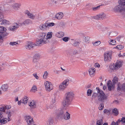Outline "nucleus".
Wrapping results in <instances>:
<instances>
[{"label":"nucleus","instance_id":"obj_1","mask_svg":"<svg viewBox=\"0 0 125 125\" xmlns=\"http://www.w3.org/2000/svg\"><path fill=\"white\" fill-rule=\"evenodd\" d=\"M75 94L72 91L66 92L64 95V99L63 101V106L67 107L71 104V102L74 98Z\"/></svg>","mask_w":125,"mask_h":125},{"label":"nucleus","instance_id":"obj_2","mask_svg":"<svg viewBox=\"0 0 125 125\" xmlns=\"http://www.w3.org/2000/svg\"><path fill=\"white\" fill-rule=\"evenodd\" d=\"M97 90V93H94L92 96V99H93L96 97L97 96L98 100L99 101L103 102L104 101L107 99L106 96L105 95L103 91L100 90L99 87H97L96 88Z\"/></svg>","mask_w":125,"mask_h":125},{"label":"nucleus","instance_id":"obj_3","mask_svg":"<svg viewBox=\"0 0 125 125\" xmlns=\"http://www.w3.org/2000/svg\"><path fill=\"white\" fill-rule=\"evenodd\" d=\"M119 5L115 6L114 10L115 12H119L123 14H125V0H119Z\"/></svg>","mask_w":125,"mask_h":125},{"label":"nucleus","instance_id":"obj_4","mask_svg":"<svg viewBox=\"0 0 125 125\" xmlns=\"http://www.w3.org/2000/svg\"><path fill=\"white\" fill-rule=\"evenodd\" d=\"M118 78L116 77H115L112 80L113 83H112V82L110 80H109L107 82V84L108 90L111 91L112 90V88L113 89H114L115 84L118 82Z\"/></svg>","mask_w":125,"mask_h":125},{"label":"nucleus","instance_id":"obj_5","mask_svg":"<svg viewBox=\"0 0 125 125\" xmlns=\"http://www.w3.org/2000/svg\"><path fill=\"white\" fill-rule=\"evenodd\" d=\"M5 111L4 107L0 108V125L4 124L7 122V119L4 118L3 115V112H5Z\"/></svg>","mask_w":125,"mask_h":125},{"label":"nucleus","instance_id":"obj_6","mask_svg":"<svg viewBox=\"0 0 125 125\" xmlns=\"http://www.w3.org/2000/svg\"><path fill=\"white\" fill-rule=\"evenodd\" d=\"M112 51H107L104 53V60L105 61H109L111 59Z\"/></svg>","mask_w":125,"mask_h":125},{"label":"nucleus","instance_id":"obj_7","mask_svg":"<svg viewBox=\"0 0 125 125\" xmlns=\"http://www.w3.org/2000/svg\"><path fill=\"white\" fill-rule=\"evenodd\" d=\"M122 66L121 61H119L117 62L115 65L113 64L110 66V68L113 70H116Z\"/></svg>","mask_w":125,"mask_h":125},{"label":"nucleus","instance_id":"obj_8","mask_svg":"<svg viewBox=\"0 0 125 125\" xmlns=\"http://www.w3.org/2000/svg\"><path fill=\"white\" fill-rule=\"evenodd\" d=\"M6 31V29L5 27H0V42H2L3 37L6 35L5 31Z\"/></svg>","mask_w":125,"mask_h":125},{"label":"nucleus","instance_id":"obj_9","mask_svg":"<svg viewBox=\"0 0 125 125\" xmlns=\"http://www.w3.org/2000/svg\"><path fill=\"white\" fill-rule=\"evenodd\" d=\"M46 90L50 91L53 89L52 85L51 83L48 81H46L45 84Z\"/></svg>","mask_w":125,"mask_h":125},{"label":"nucleus","instance_id":"obj_10","mask_svg":"<svg viewBox=\"0 0 125 125\" xmlns=\"http://www.w3.org/2000/svg\"><path fill=\"white\" fill-rule=\"evenodd\" d=\"M25 121L27 122L28 125L32 124L34 122L33 118L30 116H25Z\"/></svg>","mask_w":125,"mask_h":125},{"label":"nucleus","instance_id":"obj_11","mask_svg":"<svg viewBox=\"0 0 125 125\" xmlns=\"http://www.w3.org/2000/svg\"><path fill=\"white\" fill-rule=\"evenodd\" d=\"M32 23V21L30 19H27L24 20L23 22L20 23L19 24L21 26L28 25Z\"/></svg>","mask_w":125,"mask_h":125},{"label":"nucleus","instance_id":"obj_12","mask_svg":"<svg viewBox=\"0 0 125 125\" xmlns=\"http://www.w3.org/2000/svg\"><path fill=\"white\" fill-rule=\"evenodd\" d=\"M35 68L36 69H39L42 66V63L39 61L32 62Z\"/></svg>","mask_w":125,"mask_h":125},{"label":"nucleus","instance_id":"obj_13","mask_svg":"<svg viewBox=\"0 0 125 125\" xmlns=\"http://www.w3.org/2000/svg\"><path fill=\"white\" fill-rule=\"evenodd\" d=\"M117 90L118 91H123L125 92V83L122 84L119 83L118 85Z\"/></svg>","mask_w":125,"mask_h":125},{"label":"nucleus","instance_id":"obj_14","mask_svg":"<svg viewBox=\"0 0 125 125\" xmlns=\"http://www.w3.org/2000/svg\"><path fill=\"white\" fill-rule=\"evenodd\" d=\"M105 17V15L104 13H102L94 17L95 19H103Z\"/></svg>","mask_w":125,"mask_h":125},{"label":"nucleus","instance_id":"obj_15","mask_svg":"<svg viewBox=\"0 0 125 125\" xmlns=\"http://www.w3.org/2000/svg\"><path fill=\"white\" fill-rule=\"evenodd\" d=\"M19 25L16 23H14L11 26L9 27L8 29L9 30L14 31L16 30L19 28Z\"/></svg>","mask_w":125,"mask_h":125},{"label":"nucleus","instance_id":"obj_16","mask_svg":"<svg viewBox=\"0 0 125 125\" xmlns=\"http://www.w3.org/2000/svg\"><path fill=\"white\" fill-rule=\"evenodd\" d=\"M58 113L56 117V118L60 120L62 119V108H60L58 109Z\"/></svg>","mask_w":125,"mask_h":125},{"label":"nucleus","instance_id":"obj_17","mask_svg":"<svg viewBox=\"0 0 125 125\" xmlns=\"http://www.w3.org/2000/svg\"><path fill=\"white\" fill-rule=\"evenodd\" d=\"M36 45L33 42H28L27 45L25 46V48L28 49H30L33 48Z\"/></svg>","mask_w":125,"mask_h":125},{"label":"nucleus","instance_id":"obj_18","mask_svg":"<svg viewBox=\"0 0 125 125\" xmlns=\"http://www.w3.org/2000/svg\"><path fill=\"white\" fill-rule=\"evenodd\" d=\"M69 83V80L66 79L63 81V90H65L66 88Z\"/></svg>","mask_w":125,"mask_h":125},{"label":"nucleus","instance_id":"obj_19","mask_svg":"<svg viewBox=\"0 0 125 125\" xmlns=\"http://www.w3.org/2000/svg\"><path fill=\"white\" fill-rule=\"evenodd\" d=\"M21 6V4L20 3H14L12 5V7L13 9L15 10H17L20 8V7Z\"/></svg>","mask_w":125,"mask_h":125},{"label":"nucleus","instance_id":"obj_20","mask_svg":"<svg viewBox=\"0 0 125 125\" xmlns=\"http://www.w3.org/2000/svg\"><path fill=\"white\" fill-rule=\"evenodd\" d=\"M40 55L39 53H36L34 55L32 60V62H36L38 61L40 57Z\"/></svg>","mask_w":125,"mask_h":125},{"label":"nucleus","instance_id":"obj_21","mask_svg":"<svg viewBox=\"0 0 125 125\" xmlns=\"http://www.w3.org/2000/svg\"><path fill=\"white\" fill-rule=\"evenodd\" d=\"M63 114L64 115L63 116V118L64 119L67 120L70 118V114L68 112H66L65 113L64 112H63Z\"/></svg>","mask_w":125,"mask_h":125},{"label":"nucleus","instance_id":"obj_22","mask_svg":"<svg viewBox=\"0 0 125 125\" xmlns=\"http://www.w3.org/2000/svg\"><path fill=\"white\" fill-rule=\"evenodd\" d=\"M95 69L94 68H90L89 70V72L90 75L91 77H93L95 74Z\"/></svg>","mask_w":125,"mask_h":125},{"label":"nucleus","instance_id":"obj_23","mask_svg":"<svg viewBox=\"0 0 125 125\" xmlns=\"http://www.w3.org/2000/svg\"><path fill=\"white\" fill-rule=\"evenodd\" d=\"M6 114L8 115V121H10V118L11 116L13 114V111H11L10 110H8L6 111Z\"/></svg>","mask_w":125,"mask_h":125},{"label":"nucleus","instance_id":"obj_24","mask_svg":"<svg viewBox=\"0 0 125 125\" xmlns=\"http://www.w3.org/2000/svg\"><path fill=\"white\" fill-rule=\"evenodd\" d=\"M69 53L71 55L74 56L77 54V52L76 50L73 49L70 51Z\"/></svg>","mask_w":125,"mask_h":125},{"label":"nucleus","instance_id":"obj_25","mask_svg":"<svg viewBox=\"0 0 125 125\" xmlns=\"http://www.w3.org/2000/svg\"><path fill=\"white\" fill-rule=\"evenodd\" d=\"M47 28H48L47 23L42 24L40 26V29L43 30H46Z\"/></svg>","mask_w":125,"mask_h":125},{"label":"nucleus","instance_id":"obj_26","mask_svg":"<svg viewBox=\"0 0 125 125\" xmlns=\"http://www.w3.org/2000/svg\"><path fill=\"white\" fill-rule=\"evenodd\" d=\"M47 43V41H46V39H40V40L37 41V43L38 45H39L41 44H45Z\"/></svg>","mask_w":125,"mask_h":125},{"label":"nucleus","instance_id":"obj_27","mask_svg":"<svg viewBox=\"0 0 125 125\" xmlns=\"http://www.w3.org/2000/svg\"><path fill=\"white\" fill-rule=\"evenodd\" d=\"M28 98L26 96H24L21 100V103L25 104H26L28 101Z\"/></svg>","mask_w":125,"mask_h":125},{"label":"nucleus","instance_id":"obj_28","mask_svg":"<svg viewBox=\"0 0 125 125\" xmlns=\"http://www.w3.org/2000/svg\"><path fill=\"white\" fill-rule=\"evenodd\" d=\"M8 87V85L7 84H5L2 85L1 88L3 91H7Z\"/></svg>","mask_w":125,"mask_h":125},{"label":"nucleus","instance_id":"obj_29","mask_svg":"<svg viewBox=\"0 0 125 125\" xmlns=\"http://www.w3.org/2000/svg\"><path fill=\"white\" fill-rule=\"evenodd\" d=\"M48 125H53V120L52 118H50L47 121Z\"/></svg>","mask_w":125,"mask_h":125},{"label":"nucleus","instance_id":"obj_30","mask_svg":"<svg viewBox=\"0 0 125 125\" xmlns=\"http://www.w3.org/2000/svg\"><path fill=\"white\" fill-rule=\"evenodd\" d=\"M46 34L45 33H41L40 34V39H46V41L47 40V38L46 37Z\"/></svg>","mask_w":125,"mask_h":125},{"label":"nucleus","instance_id":"obj_31","mask_svg":"<svg viewBox=\"0 0 125 125\" xmlns=\"http://www.w3.org/2000/svg\"><path fill=\"white\" fill-rule=\"evenodd\" d=\"M62 13L61 12L57 13L56 15V18L59 20L61 19L62 17Z\"/></svg>","mask_w":125,"mask_h":125},{"label":"nucleus","instance_id":"obj_32","mask_svg":"<svg viewBox=\"0 0 125 125\" xmlns=\"http://www.w3.org/2000/svg\"><path fill=\"white\" fill-rule=\"evenodd\" d=\"M58 2L55 0H51L48 2V3L50 6H52L54 4H57Z\"/></svg>","mask_w":125,"mask_h":125},{"label":"nucleus","instance_id":"obj_33","mask_svg":"<svg viewBox=\"0 0 125 125\" xmlns=\"http://www.w3.org/2000/svg\"><path fill=\"white\" fill-rule=\"evenodd\" d=\"M29 105L30 106L32 107V108H34L36 107L35 103L33 101H32L30 102Z\"/></svg>","mask_w":125,"mask_h":125},{"label":"nucleus","instance_id":"obj_34","mask_svg":"<svg viewBox=\"0 0 125 125\" xmlns=\"http://www.w3.org/2000/svg\"><path fill=\"white\" fill-rule=\"evenodd\" d=\"M62 31H59L55 35L57 37L61 38L62 37Z\"/></svg>","mask_w":125,"mask_h":125},{"label":"nucleus","instance_id":"obj_35","mask_svg":"<svg viewBox=\"0 0 125 125\" xmlns=\"http://www.w3.org/2000/svg\"><path fill=\"white\" fill-rule=\"evenodd\" d=\"M113 112L115 115H117L119 113L118 110L116 108H115L113 109Z\"/></svg>","mask_w":125,"mask_h":125},{"label":"nucleus","instance_id":"obj_36","mask_svg":"<svg viewBox=\"0 0 125 125\" xmlns=\"http://www.w3.org/2000/svg\"><path fill=\"white\" fill-rule=\"evenodd\" d=\"M9 21H8L6 20H3L1 23V25H5L9 24Z\"/></svg>","mask_w":125,"mask_h":125},{"label":"nucleus","instance_id":"obj_37","mask_svg":"<svg viewBox=\"0 0 125 125\" xmlns=\"http://www.w3.org/2000/svg\"><path fill=\"white\" fill-rule=\"evenodd\" d=\"M55 47L53 46H51L50 49L49 50V52L51 53L53 52L55 50Z\"/></svg>","mask_w":125,"mask_h":125},{"label":"nucleus","instance_id":"obj_38","mask_svg":"<svg viewBox=\"0 0 125 125\" xmlns=\"http://www.w3.org/2000/svg\"><path fill=\"white\" fill-rule=\"evenodd\" d=\"M103 123V122L102 120L100 119L97 121L96 125H102Z\"/></svg>","mask_w":125,"mask_h":125},{"label":"nucleus","instance_id":"obj_39","mask_svg":"<svg viewBox=\"0 0 125 125\" xmlns=\"http://www.w3.org/2000/svg\"><path fill=\"white\" fill-rule=\"evenodd\" d=\"M80 44V42L77 41H75L73 45L76 47H78Z\"/></svg>","mask_w":125,"mask_h":125},{"label":"nucleus","instance_id":"obj_40","mask_svg":"<svg viewBox=\"0 0 125 125\" xmlns=\"http://www.w3.org/2000/svg\"><path fill=\"white\" fill-rule=\"evenodd\" d=\"M93 93V91L91 89H88L87 91V95L88 96H90Z\"/></svg>","mask_w":125,"mask_h":125},{"label":"nucleus","instance_id":"obj_41","mask_svg":"<svg viewBox=\"0 0 125 125\" xmlns=\"http://www.w3.org/2000/svg\"><path fill=\"white\" fill-rule=\"evenodd\" d=\"M52 32H49L48 33L47 35L46 36L47 38V39H50L52 37Z\"/></svg>","mask_w":125,"mask_h":125},{"label":"nucleus","instance_id":"obj_42","mask_svg":"<svg viewBox=\"0 0 125 125\" xmlns=\"http://www.w3.org/2000/svg\"><path fill=\"white\" fill-rule=\"evenodd\" d=\"M70 39L69 37H65L63 38V41L65 42H67Z\"/></svg>","mask_w":125,"mask_h":125},{"label":"nucleus","instance_id":"obj_43","mask_svg":"<svg viewBox=\"0 0 125 125\" xmlns=\"http://www.w3.org/2000/svg\"><path fill=\"white\" fill-rule=\"evenodd\" d=\"M37 90V87L35 86L34 85L32 87L31 89V91L35 92Z\"/></svg>","mask_w":125,"mask_h":125},{"label":"nucleus","instance_id":"obj_44","mask_svg":"<svg viewBox=\"0 0 125 125\" xmlns=\"http://www.w3.org/2000/svg\"><path fill=\"white\" fill-rule=\"evenodd\" d=\"M101 43V42L100 41H98L94 42L93 44L94 46H96L99 45Z\"/></svg>","mask_w":125,"mask_h":125},{"label":"nucleus","instance_id":"obj_45","mask_svg":"<svg viewBox=\"0 0 125 125\" xmlns=\"http://www.w3.org/2000/svg\"><path fill=\"white\" fill-rule=\"evenodd\" d=\"M109 42L110 44H111L112 45H115V44L116 41L115 40H111L110 42L109 41Z\"/></svg>","mask_w":125,"mask_h":125},{"label":"nucleus","instance_id":"obj_46","mask_svg":"<svg viewBox=\"0 0 125 125\" xmlns=\"http://www.w3.org/2000/svg\"><path fill=\"white\" fill-rule=\"evenodd\" d=\"M62 83H61L59 85L58 90L59 91H62Z\"/></svg>","mask_w":125,"mask_h":125},{"label":"nucleus","instance_id":"obj_47","mask_svg":"<svg viewBox=\"0 0 125 125\" xmlns=\"http://www.w3.org/2000/svg\"><path fill=\"white\" fill-rule=\"evenodd\" d=\"M55 106V104H51L50 106H47V109H49L53 108Z\"/></svg>","mask_w":125,"mask_h":125},{"label":"nucleus","instance_id":"obj_48","mask_svg":"<svg viewBox=\"0 0 125 125\" xmlns=\"http://www.w3.org/2000/svg\"><path fill=\"white\" fill-rule=\"evenodd\" d=\"M104 104L103 103H101L99 105L98 107V109L99 110H102L104 107Z\"/></svg>","mask_w":125,"mask_h":125},{"label":"nucleus","instance_id":"obj_49","mask_svg":"<svg viewBox=\"0 0 125 125\" xmlns=\"http://www.w3.org/2000/svg\"><path fill=\"white\" fill-rule=\"evenodd\" d=\"M28 16L29 18L32 19H34L35 18V16L32 14L30 13L29 14V15H28Z\"/></svg>","mask_w":125,"mask_h":125},{"label":"nucleus","instance_id":"obj_50","mask_svg":"<svg viewBox=\"0 0 125 125\" xmlns=\"http://www.w3.org/2000/svg\"><path fill=\"white\" fill-rule=\"evenodd\" d=\"M47 23L48 28L49 27L53 26L55 25V24L53 22Z\"/></svg>","mask_w":125,"mask_h":125},{"label":"nucleus","instance_id":"obj_51","mask_svg":"<svg viewBox=\"0 0 125 125\" xmlns=\"http://www.w3.org/2000/svg\"><path fill=\"white\" fill-rule=\"evenodd\" d=\"M48 75V73L47 71H45L43 75V78L44 79H46L47 78V76Z\"/></svg>","mask_w":125,"mask_h":125},{"label":"nucleus","instance_id":"obj_52","mask_svg":"<svg viewBox=\"0 0 125 125\" xmlns=\"http://www.w3.org/2000/svg\"><path fill=\"white\" fill-rule=\"evenodd\" d=\"M100 5H99L96 7L93 8V10L94 11H96L98 10L100 8Z\"/></svg>","mask_w":125,"mask_h":125},{"label":"nucleus","instance_id":"obj_53","mask_svg":"<svg viewBox=\"0 0 125 125\" xmlns=\"http://www.w3.org/2000/svg\"><path fill=\"white\" fill-rule=\"evenodd\" d=\"M18 44V43L17 42H10V44L12 46H13L14 45H16L17 44Z\"/></svg>","mask_w":125,"mask_h":125},{"label":"nucleus","instance_id":"obj_54","mask_svg":"<svg viewBox=\"0 0 125 125\" xmlns=\"http://www.w3.org/2000/svg\"><path fill=\"white\" fill-rule=\"evenodd\" d=\"M116 47L119 50H121L124 47L122 45H118Z\"/></svg>","mask_w":125,"mask_h":125},{"label":"nucleus","instance_id":"obj_55","mask_svg":"<svg viewBox=\"0 0 125 125\" xmlns=\"http://www.w3.org/2000/svg\"><path fill=\"white\" fill-rule=\"evenodd\" d=\"M52 103H53V104H55V103L56 102V98L55 96V95H54V98L52 99Z\"/></svg>","mask_w":125,"mask_h":125},{"label":"nucleus","instance_id":"obj_56","mask_svg":"<svg viewBox=\"0 0 125 125\" xmlns=\"http://www.w3.org/2000/svg\"><path fill=\"white\" fill-rule=\"evenodd\" d=\"M3 18V16L2 13H0V22L2 20V19Z\"/></svg>","mask_w":125,"mask_h":125},{"label":"nucleus","instance_id":"obj_57","mask_svg":"<svg viewBox=\"0 0 125 125\" xmlns=\"http://www.w3.org/2000/svg\"><path fill=\"white\" fill-rule=\"evenodd\" d=\"M121 121L122 123H125V116L123 117L121 119Z\"/></svg>","mask_w":125,"mask_h":125},{"label":"nucleus","instance_id":"obj_58","mask_svg":"<svg viewBox=\"0 0 125 125\" xmlns=\"http://www.w3.org/2000/svg\"><path fill=\"white\" fill-rule=\"evenodd\" d=\"M85 41L86 42H89V37H86L85 38Z\"/></svg>","mask_w":125,"mask_h":125},{"label":"nucleus","instance_id":"obj_59","mask_svg":"<svg viewBox=\"0 0 125 125\" xmlns=\"http://www.w3.org/2000/svg\"><path fill=\"white\" fill-rule=\"evenodd\" d=\"M121 122V120L120 119H119L116 122V125H119V124L120 122Z\"/></svg>","mask_w":125,"mask_h":125},{"label":"nucleus","instance_id":"obj_60","mask_svg":"<svg viewBox=\"0 0 125 125\" xmlns=\"http://www.w3.org/2000/svg\"><path fill=\"white\" fill-rule=\"evenodd\" d=\"M33 75L36 79H39V77L37 75V74L33 73Z\"/></svg>","mask_w":125,"mask_h":125},{"label":"nucleus","instance_id":"obj_61","mask_svg":"<svg viewBox=\"0 0 125 125\" xmlns=\"http://www.w3.org/2000/svg\"><path fill=\"white\" fill-rule=\"evenodd\" d=\"M53 71H54V72L55 73H57V74H58L60 72V71H57V70H56V69H54L53 70Z\"/></svg>","mask_w":125,"mask_h":125},{"label":"nucleus","instance_id":"obj_62","mask_svg":"<svg viewBox=\"0 0 125 125\" xmlns=\"http://www.w3.org/2000/svg\"><path fill=\"white\" fill-rule=\"evenodd\" d=\"M95 67H99L100 66V64L98 63H96L95 64Z\"/></svg>","mask_w":125,"mask_h":125},{"label":"nucleus","instance_id":"obj_63","mask_svg":"<svg viewBox=\"0 0 125 125\" xmlns=\"http://www.w3.org/2000/svg\"><path fill=\"white\" fill-rule=\"evenodd\" d=\"M30 13V12L28 10H26L25 12V14H27L28 16L29 15V14Z\"/></svg>","mask_w":125,"mask_h":125},{"label":"nucleus","instance_id":"obj_64","mask_svg":"<svg viewBox=\"0 0 125 125\" xmlns=\"http://www.w3.org/2000/svg\"><path fill=\"white\" fill-rule=\"evenodd\" d=\"M5 109H8L10 108L11 107L10 106H8V105H6L5 106V107H4Z\"/></svg>","mask_w":125,"mask_h":125}]
</instances>
